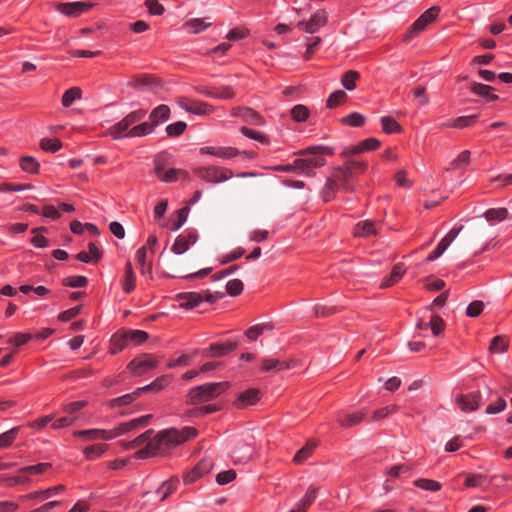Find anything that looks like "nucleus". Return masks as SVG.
Wrapping results in <instances>:
<instances>
[{"instance_id":"nucleus-1","label":"nucleus","mask_w":512,"mask_h":512,"mask_svg":"<svg viewBox=\"0 0 512 512\" xmlns=\"http://www.w3.org/2000/svg\"><path fill=\"white\" fill-rule=\"evenodd\" d=\"M153 434L154 431L150 429L132 441H122L120 443L126 450H131L145 444L143 449L138 450L134 454L135 458L137 459H145L150 456L166 454L170 449H173L174 447L195 437L197 431L192 427H184L181 430L171 428L160 431L152 438Z\"/></svg>"},{"instance_id":"nucleus-2","label":"nucleus","mask_w":512,"mask_h":512,"mask_svg":"<svg viewBox=\"0 0 512 512\" xmlns=\"http://www.w3.org/2000/svg\"><path fill=\"white\" fill-rule=\"evenodd\" d=\"M324 153H332L331 149L323 146L310 147L299 152L302 158L294 160V168L306 175H313L314 169L325 165Z\"/></svg>"},{"instance_id":"nucleus-3","label":"nucleus","mask_w":512,"mask_h":512,"mask_svg":"<svg viewBox=\"0 0 512 512\" xmlns=\"http://www.w3.org/2000/svg\"><path fill=\"white\" fill-rule=\"evenodd\" d=\"M228 387V382H212L193 387L187 393V402L191 405H198L212 401L225 392Z\"/></svg>"},{"instance_id":"nucleus-4","label":"nucleus","mask_w":512,"mask_h":512,"mask_svg":"<svg viewBox=\"0 0 512 512\" xmlns=\"http://www.w3.org/2000/svg\"><path fill=\"white\" fill-rule=\"evenodd\" d=\"M146 116V110L139 109L130 112L122 120L114 124L108 129V134L115 140L128 138L129 130L134 124L143 120Z\"/></svg>"},{"instance_id":"nucleus-5","label":"nucleus","mask_w":512,"mask_h":512,"mask_svg":"<svg viewBox=\"0 0 512 512\" xmlns=\"http://www.w3.org/2000/svg\"><path fill=\"white\" fill-rule=\"evenodd\" d=\"M195 174L202 180L216 184L233 177V172L221 167H201L195 170Z\"/></svg>"},{"instance_id":"nucleus-6","label":"nucleus","mask_w":512,"mask_h":512,"mask_svg":"<svg viewBox=\"0 0 512 512\" xmlns=\"http://www.w3.org/2000/svg\"><path fill=\"white\" fill-rule=\"evenodd\" d=\"M439 10V7L436 6H433L426 10L410 27L409 31L404 37V41L407 42L414 36L422 32L429 23L433 22L436 19Z\"/></svg>"},{"instance_id":"nucleus-7","label":"nucleus","mask_w":512,"mask_h":512,"mask_svg":"<svg viewBox=\"0 0 512 512\" xmlns=\"http://www.w3.org/2000/svg\"><path fill=\"white\" fill-rule=\"evenodd\" d=\"M128 85L142 92L157 93L158 89L161 88L158 80L148 75H135L131 78Z\"/></svg>"},{"instance_id":"nucleus-8","label":"nucleus","mask_w":512,"mask_h":512,"mask_svg":"<svg viewBox=\"0 0 512 512\" xmlns=\"http://www.w3.org/2000/svg\"><path fill=\"white\" fill-rule=\"evenodd\" d=\"M157 365V361L149 354H142L141 356L133 359L128 364V369L134 375H142L146 372L154 369Z\"/></svg>"},{"instance_id":"nucleus-9","label":"nucleus","mask_w":512,"mask_h":512,"mask_svg":"<svg viewBox=\"0 0 512 512\" xmlns=\"http://www.w3.org/2000/svg\"><path fill=\"white\" fill-rule=\"evenodd\" d=\"M151 417H152L151 415H145V416L130 420L128 422L119 424L113 430H109V434H111V440L118 436L127 434L128 432H130L138 427L146 426Z\"/></svg>"},{"instance_id":"nucleus-10","label":"nucleus","mask_w":512,"mask_h":512,"mask_svg":"<svg viewBox=\"0 0 512 512\" xmlns=\"http://www.w3.org/2000/svg\"><path fill=\"white\" fill-rule=\"evenodd\" d=\"M330 177L338 190L345 193L353 192L355 190L352 181L353 177L350 175L349 171L336 168Z\"/></svg>"},{"instance_id":"nucleus-11","label":"nucleus","mask_w":512,"mask_h":512,"mask_svg":"<svg viewBox=\"0 0 512 512\" xmlns=\"http://www.w3.org/2000/svg\"><path fill=\"white\" fill-rule=\"evenodd\" d=\"M327 22V15L324 10H318L308 21H300L297 27L307 33H316Z\"/></svg>"},{"instance_id":"nucleus-12","label":"nucleus","mask_w":512,"mask_h":512,"mask_svg":"<svg viewBox=\"0 0 512 512\" xmlns=\"http://www.w3.org/2000/svg\"><path fill=\"white\" fill-rule=\"evenodd\" d=\"M91 7L92 4L79 1L57 4V10L69 17H77Z\"/></svg>"},{"instance_id":"nucleus-13","label":"nucleus","mask_w":512,"mask_h":512,"mask_svg":"<svg viewBox=\"0 0 512 512\" xmlns=\"http://www.w3.org/2000/svg\"><path fill=\"white\" fill-rule=\"evenodd\" d=\"M232 116L240 117L247 123L253 124V125H263L264 120L263 118L253 109L248 107H235L231 111Z\"/></svg>"},{"instance_id":"nucleus-14","label":"nucleus","mask_w":512,"mask_h":512,"mask_svg":"<svg viewBox=\"0 0 512 512\" xmlns=\"http://www.w3.org/2000/svg\"><path fill=\"white\" fill-rule=\"evenodd\" d=\"M260 399V391L255 388L245 390L238 394L234 405L239 409H244L248 406L254 405Z\"/></svg>"},{"instance_id":"nucleus-15","label":"nucleus","mask_w":512,"mask_h":512,"mask_svg":"<svg viewBox=\"0 0 512 512\" xmlns=\"http://www.w3.org/2000/svg\"><path fill=\"white\" fill-rule=\"evenodd\" d=\"M237 347V342L213 343L209 348L202 351V355L206 357H221L234 351Z\"/></svg>"},{"instance_id":"nucleus-16","label":"nucleus","mask_w":512,"mask_h":512,"mask_svg":"<svg viewBox=\"0 0 512 512\" xmlns=\"http://www.w3.org/2000/svg\"><path fill=\"white\" fill-rule=\"evenodd\" d=\"M480 399L479 393L461 394L456 397V403L463 412H471L478 409Z\"/></svg>"},{"instance_id":"nucleus-17","label":"nucleus","mask_w":512,"mask_h":512,"mask_svg":"<svg viewBox=\"0 0 512 512\" xmlns=\"http://www.w3.org/2000/svg\"><path fill=\"white\" fill-rule=\"evenodd\" d=\"M74 436L82 438L86 441L111 440V434H109L108 430L104 429H88L75 431Z\"/></svg>"},{"instance_id":"nucleus-18","label":"nucleus","mask_w":512,"mask_h":512,"mask_svg":"<svg viewBox=\"0 0 512 512\" xmlns=\"http://www.w3.org/2000/svg\"><path fill=\"white\" fill-rule=\"evenodd\" d=\"M296 366L295 361H280L273 358H263L262 359V370L263 371H280L282 369H290Z\"/></svg>"},{"instance_id":"nucleus-19","label":"nucleus","mask_w":512,"mask_h":512,"mask_svg":"<svg viewBox=\"0 0 512 512\" xmlns=\"http://www.w3.org/2000/svg\"><path fill=\"white\" fill-rule=\"evenodd\" d=\"M129 340L125 329L118 331L115 333L110 339V353L115 355L118 352L122 351L129 345Z\"/></svg>"},{"instance_id":"nucleus-20","label":"nucleus","mask_w":512,"mask_h":512,"mask_svg":"<svg viewBox=\"0 0 512 512\" xmlns=\"http://www.w3.org/2000/svg\"><path fill=\"white\" fill-rule=\"evenodd\" d=\"M364 412H356L353 414L338 413L336 420L344 428H350L358 425L365 418Z\"/></svg>"},{"instance_id":"nucleus-21","label":"nucleus","mask_w":512,"mask_h":512,"mask_svg":"<svg viewBox=\"0 0 512 512\" xmlns=\"http://www.w3.org/2000/svg\"><path fill=\"white\" fill-rule=\"evenodd\" d=\"M380 146V141L376 138H368L360 142L357 146L346 150L343 154L345 156H351L362 153L364 151L375 150Z\"/></svg>"},{"instance_id":"nucleus-22","label":"nucleus","mask_w":512,"mask_h":512,"mask_svg":"<svg viewBox=\"0 0 512 512\" xmlns=\"http://www.w3.org/2000/svg\"><path fill=\"white\" fill-rule=\"evenodd\" d=\"M180 306L182 308H193L198 306L203 301V295L199 292H187L178 295Z\"/></svg>"},{"instance_id":"nucleus-23","label":"nucleus","mask_w":512,"mask_h":512,"mask_svg":"<svg viewBox=\"0 0 512 512\" xmlns=\"http://www.w3.org/2000/svg\"><path fill=\"white\" fill-rule=\"evenodd\" d=\"M170 116V108L167 105H159L149 115V122L156 128L161 122L166 121Z\"/></svg>"},{"instance_id":"nucleus-24","label":"nucleus","mask_w":512,"mask_h":512,"mask_svg":"<svg viewBox=\"0 0 512 512\" xmlns=\"http://www.w3.org/2000/svg\"><path fill=\"white\" fill-rule=\"evenodd\" d=\"M136 260L140 266L142 275L152 278V262L147 261V247L142 246L136 251Z\"/></svg>"},{"instance_id":"nucleus-25","label":"nucleus","mask_w":512,"mask_h":512,"mask_svg":"<svg viewBox=\"0 0 512 512\" xmlns=\"http://www.w3.org/2000/svg\"><path fill=\"white\" fill-rule=\"evenodd\" d=\"M378 233L376 225L373 221L365 220L358 222L354 227V235L358 237H368Z\"/></svg>"},{"instance_id":"nucleus-26","label":"nucleus","mask_w":512,"mask_h":512,"mask_svg":"<svg viewBox=\"0 0 512 512\" xmlns=\"http://www.w3.org/2000/svg\"><path fill=\"white\" fill-rule=\"evenodd\" d=\"M141 394H142V389L137 388L132 393H128L121 397L111 399L109 401V406L111 408H117V407L129 405L134 400H136Z\"/></svg>"},{"instance_id":"nucleus-27","label":"nucleus","mask_w":512,"mask_h":512,"mask_svg":"<svg viewBox=\"0 0 512 512\" xmlns=\"http://www.w3.org/2000/svg\"><path fill=\"white\" fill-rule=\"evenodd\" d=\"M405 266L403 263L394 265L389 277L381 283V288H387L397 283L405 274Z\"/></svg>"},{"instance_id":"nucleus-28","label":"nucleus","mask_w":512,"mask_h":512,"mask_svg":"<svg viewBox=\"0 0 512 512\" xmlns=\"http://www.w3.org/2000/svg\"><path fill=\"white\" fill-rule=\"evenodd\" d=\"M135 273L130 261H128L125 265V275L122 279V288L124 292L130 293L135 288Z\"/></svg>"},{"instance_id":"nucleus-29","label":"nucleus","mask_w":512,"mask_h":512,"mask_svg":"<svg viewBox=\"0 0 512 512\" xmlns=\"http://www.w3.org/2000/svg\"><path fill=\"white\" fill-rule=\"evenodd\" d=\"M64 489H65L64 485H57V486L48 488L46 490L29 493V494L23 496L22 498L25 500H32V499H36V498L40 497L41 499L44 500V499H48V498L52 497L53 495L58 494L59 492L64 491Z\"/></svg>"},{"instance_id":"nucleus-30","label":"nucleus","mask_w":512,"mask_h":512,"mask_svg":"<svg viewBox=\"0 0 512 512\" xmlns=\"http://www.w3.org/2000/svg\"><path fill=\"white\" fill-rule=\"evenodd\" d=\"M178 482L179 479L177 477H171L162 483V485L156 491V493L160 495V501L165 500L176 490Z\"/></svg>"},{"instance_id":"nucleus-31","label":"nucleus","mask_w":512,"mask_h":512,"mask_svg":"<svg viewBox=\"0 0 512 512\" xmlns=\"http://www.w3.org/2000/svg\"><path fill=\"white\" fill-rule=\"evenodd\" d=\"M494 88L492 86L482 84V83H473L471 86V91L481 97H485L488 101H496L499 97L496 94H492Z\"/></svg>"},{"instance_id":"nucleus-32","label":"nucleus","mask_w":512,"mask_h":512,"mask_svg":"<svg viewBox=\"0 0 512 512\" xmlns=\"http://www.w3.org/2000/svg\"><path fill=\"white\" fill-rule=\"evenodd\" d=\"M154 127L149 121L143 122L138 125H134L129 130L128 138L143 137L151 134L154 131Z\"/></svg>"},{"instance_id":"nucleus-33","label":"nucleus","mask_w":512,"mask_h":512,"mask_svg":"<svg viewBox=\"0 0 512 512\" xmlns=\"http://www.w3.org/2000/svg\"><path fill=\"white\" fill-rule=\"evenodd\" d=\"M316 442L308 441L304 447H302L294 456L293 462L296 464H302L305 460H307L313 453Z\"/></svg>"},{"instance_id":"nucleus-34","label":"nucleus","mask_w":512,"mask_h":512,"mask_svg":"<svg viewBox=\"0 0 512 512\" xmlns=\"http://www.w3.org/2000/svg\"><path fill=\"white\" fill-rule=\"evenodd\" d=\"M272 329L273 325L271 323L256 324L246 330L245 335L249 340L254 341L265 331H271Z\"/></svg>"},{"instance_id":"nucleus-35","label":"nucleus","mask_w":512,"mask_h":512,"mask_svg":"<svg viewBox=\"0 0 512 512\" xmlns=\"http://www.w3.org/2000/svg\"><path fill=\"white\" fill-rule=\"evenodd\" d=\"M107 450V445L105 444H96L86 447L83 450V454L87 460H95L101 457Z\"/></svg>"},{"instance_id":"nucleus-36","label":"nucleus","mask_w":512,"mask_h":512,"mask_svg":"<svg viewBox=\"0 0 512 512\" xmlns=\"http://www.w3.org/2000/svg\"><path fill=\"white\" fill-rule=\"evenodd\" d=\"M382 129L387 134L399 133L402 131L400 124L390 116H383L380 119Z\"/></svg>"},{"instance_id":"nucleus-37","label":"nucleus","mask_w":512,"mask_h":512,"mask_svg":"<svg viewBox=\"0 0 512 512\" xmlns=\"http://www.w3.org/2000/svg\"><path fill=\"white\" fill-rule=\"evenodd\" d=\"M317 497V488L309 487L305 496L297 503L296 507L298 509H302L303 512H306L308 507L313 503V501Z\"/></svg>"},{"instance_id":"nucleus-38","label":"nucleus","mask_w":512,"mask_h":512,"mask_svg":"<svg viewBox=\"0 0 512 512\" xmlns=\"http://www.w3.org/2000/svg\"><path fill=\"white\" fill-rule=\"evenodd\" d=\"M188 112L196 115H208L213 112V107L208 103L192 100Z\"/></svg>"},{"instance_id":"nucleus-39","label":"nucleus","mask_w":512,"mask_h":512,"mask_svg":"<svg viewBox=\"0 0 512 512\" xmlns=\"http://www.w3.org/2000/svg\"><path fill=\"white\" fill-rule=\"evenodd\" d=\"M508 216V210L506 208H492L485 212V218L489 222H501Z\"/></svg>"},{"instance_id":"nucleus-40","label":"nucleus","mask_w":512,"mask_h":512,"mask_svg":"<svg viewBox=\"0 0 512 512\" xmlns=\"http://www.w3.org/2000/svg\"><path fill=\"white\" fill-rule=\"evenodd\" d=\"M20 427H14L0 435V449L8 448L12 445L19 433Z\"/></svg>"},{"instance_id":"nucleus-41","label":"nucleus","mask_w":512,"mask_h":512,"mask_svg":"<svg viewBox=\"0 0 512 512\" xmlns=\"http://www.w3.org/2000/svg\"><path fill=\"white\" fill-rule=\"evenodd\" d=\"M360 74L355 70H349L347 71L342 79L341 83L347 90H354L356 87V82L359 80Z\"/></svg>"},{"instance_id":"nucleus-42","label":"nucleus","mask_w":512,"mask_h":512,"mask_svg":"<svg viewBox=\"0 0 512 512\" xmlns=\"http://www.w3.org/2000/svg\"><path fill=\"white\" fill-rule=\"evenodd\" d=\"M220 407L217 405H204L198 408L191 409L187 412L190 417H203L208 414L219 411Z\"/></svg>"},{"instance_id":"nucleus-43","label":"nucleus","mask_w":512,"mask_h":512,"mask_svg":"<svg viewBox=\"0 0 512 512\" xmlns=\"http://www.w3.org/2000/svg\"><path fill=\"white\" fill-rule=\"evenodd\" d=\"M20 167L25 172L35 174L39 170V163L32 156H24L20 159Z\"/></svg>"},{"instance_id":"nucleus-44","label":"nucleus","mask_w":512,"mask_h":512,"mask_svg":"<svg viewBox=\"0 0 512 512\" xmlns=\"http://www.w3.org/2000/svg\"><path fill=\"white\" fill-rule=\"evenodd\" d=\"M81 89L78 87H72L68 89L62 96V105L69 107L71 104L81 97Z\"/></svg>"},{"instance_id":"nucleus-45","label":"nucleus","mask_w":512,"mask_h":512,"mask_svg":"<svg viewBox=\"0 0 512 512\" xmlns=\"http://www.w3.org/2000/svg\"><path fill=\"white\" fill-rule=\"evenodd\" d=\"M414 485L420 489L432 492L438 491L441 488V484L439 482L425 478L415 480Z\"/></svg>"},{"instance_id":"nucleus-46","label":"nucleus","mask_w":512,"mask_h":512,"mask_svg":"<svg viewBox=\"0 0 512 512\" xmlns=\"http://www.w3.org/2000/svg\"><path fill=\"white\" fill-rule=\"evenodd\" d=\"M187 177H188V173L185 170L171 168V169L166 170L161 181L169 183V182L176 181L178 178H187Z\"/></svg>"},{"instance_id":"nucleus-47","label":"nucleus","mask_w":512,"mask_h":512,"mask_svg":"<svg viewBox=\"0 0 512 512\" xmlns=\"http://www.w3.org/2000/svg\"><path fill=\"white\" fill-rule=\"evenodd\" d=\"M341 122L348 126L361 127L365 123V117L357 112H354L342 118Z\"/></svg>"},{"instance_id":"nucleus-48","label":"nucleus","mask_w":512,"mask_h":512,"mask_svg":"<svg viewBox=\"0 0 512 512\" xmlns=\"http://www.w3.org/2000/svg\"><path fill=\"white\" fill-rule=\"evenodd\" d=\"M129 343L141 344L148 339V334L142 330H125Z\"/></svg>"},{"instance_id":"nucleus-49","label":"nucleus","mask_w":512,"mask_h":512,"mask_svg":"<svg viewBox=\"0 0 512 512\" xmlns=\"http://www.w3.org/2000/svg\"><path fill=\"white\" fill-rule=\"evenodd\" d=\"M478 115H469V116H461L456 118L451 124L450 127L453 128H464L471 126L476 122Z\"/></svg>"},{"instance_id":"nucleus-50","label":"nucleus","mask_w":512,"mask_h":512,"mask_svg":"<svg viewBox=\"0 0 512 512\" xmlns=\"http://www.w3.org/2000/svg\"><path fill=\"white\" fill-rule=\"evenodd\" d=\"M40 147L44 151H48V152L54 153V152L58 151L62 147V143L58 139L43 138L40 141Z\"/></svg>"},{"instance_id":"nucleus-51","label":"nucleus","mask_w":512,"mask_h":512,"mask_svg":"<svg viewBox=\"0 0 512 512\" xmlns=\"http://www.w3.org/2000/svg\"><path fill=\"white\" fill-rule=\"evenodd\" d=\"M507 341L502 336H496L493 338L490 346L489 351L491 353H503L507 349Z\"/></svg>"},{"instance_id":"nucleus-52","label":"nucleus","mask_w":512,"mask_h":512,"mask_svg":"<svg viewBox=\"0 0 512 512\" xmlns=\"http://www.w3.org/2000/svg\"><path fill=\"white\" fill-rule=\"evenodd\" d=\"M291 116L297 122L305 121L309 116V110L304 105H296L291 109Z\"/></svg>"},{"instance_id":"nucleus-53","label":"nucleus","mask_w":512,"mask_h":512,"mask_svg":"<svg viewBox=\"0 0 512 512\" xmlns=\"http://www.w3.org/2000/svg\"><path fill=\"white\" fill-rule=\"evenodd\" d=\"M347 98V94L343 90H337L333 92L327 99V107L334 108L340 103L344 102Z\"/></svg>"},{"instance_id":"nucleus-54","label":"nucleus","mask_w":512,"mask_h":512,"mask_svg":"<svg viewBox=\"0 0 512 512\" xmlns=\"http://www.w3.org/2000/svg\"><path fill=\"white\" fill-rule=\"evenodd\" d=\"M337 187L332 181L331 177H328L323 189H322V198L325 202H329L334 198V193L337 191Z\"/></svg>"},{"instance_id":"nucleus-55","label":"nucleus","mask_w":512,"mask_h":512,"mask_svg":"<svg viewBox=\"0 0 512 512\" xmlns=\"http://www.w3.org/2000/svg\"><path fill=\"white\" fill-rule=\"evenodd\" d=\"M397 410H398V406L395 405V404L385 406V407H383L381 409L376 410L373 413L372 420L373 421L382 420V419L386 418L387 416H389L390 414L396 412Z\"/></svg>"},{"instance_id":"nucleus-56","label":"nucleus","mask_w":512,"mask_h":512,"mask_svg":"<svg viewBox=\"0 0 512 512\" xmlns=\"http://www.w3.org/2000/svg\"><path fill=\"white\" fill-rule=\"evenodd\" d=\"M88 279L85 276H70L63 279V285L67 287H84L87 285Z\"/></svg>"},{"instance_id":"nucleus-57","label":"nucleus","mask_w":512,"mask_h":512,"mask_svg":"<svg viewBox=\"0 0 512 512\" xmlns=\"http://www.w3.org/2000/svg\"><path fill=\"white\" fill-rule=\"evenodd\" d=\"M189 247L190 245L186 236L179 235L172 246V251L175 254H183L189 249Z\"/></svg>"},{"instance_id":"nucleus-58","label":"nucleus","mask_w":512,"mask_h":512,"mask_svg":"<svg viewBox=\"0 0 512 512\" xmlns=\"http://www.w3.org/2000/svg\"><path fill=\"white\" fill-rule=\"evenodd\" d=\"M50 467V463H39L36 465L23 467L20 469V472L25 474H41L47 471Z\"/></svg>"},{"instance_id":"nucleus-59","label":"nucleus","mask_w":512,"mask_h":512,"mask_svg":"<svg viewBox=\"0 0 512 512\" xmlns=\"http://www.w3.org/2000/svg\"><path fill=\"white\" fill-rule=\"evenodd\" d=\"M210 25V23L205 22L203 19H191L185 24V26L190 28L191 32L195 34L200 33Z\"/></svg>"},{"instance_id":"nucleus-60","label":"nucleus","mask_w":512,"mask_h":512,"mask_svg":"<svg viewBox=\"0 0 512 512\" xmlns=\"http://www.w3.org/2000/svg\"><path fill=\"white\" fill-rule=\"evenodd\" d=\"M470 160V151L465 150L462 151L458 157L452 161L450 167L447 168V170H455L458 169L461 165H466L469 163Z\"/></svg>"},{"instance_id":"nucleus-61","label":"nucleus","mask_w":512,"mask_h":512,"mask_svg":"<svg viewBox=\"0 0 512 512\" xmlns=\"http://www.w3.org/2000/svg\"><path fill=\"white\" fill-rule=\"evenodd\" d=\"M484 309V303L480 300L472 301L466 308V315L469 317L479 316Z\"/></svg>"},{"instance_id":"nucleus-62","label":"nucleus","mask_w":512,"mask_h":512,"mask_svg":"<svg viewBox=\"0 0 512 512\" xmlns=\"http://www.w3.org/2000/svg\"><path fill=\"white\" fill-rule=\"evenodd\" d=\"M187 127V124L183 121H178L172 124H169L166 127V132L169 136L175 137L181 135Z\"/></svg>"},{"instance_id":"nucleus-63","label":"nucleus","mask_w":512,"mask_h":512,"mask_svg":"<svg viewBox=\"0 0 512 512\" xmlns=\"http://www.w3.org/2000/svg\"><path fill=\"white\" fill-rule=\"evenodd\" d=\"M433 334L438 336L442 333L445 327L444 320L439 315H433L430 320V325Z\"/></svg>"},{"instance_id":"nucleus-64","label":"nucleus","mask_w":512,"mask_h":512,"mask_svg":"<svg viewBox=\"0 0 512 512\" xmlns=\"http://www.w3.org/2000/svg\"><path fill=\"white\" fill-rule=\"evenodd\" d=\"M226 291L230 296H237L243 291V283L239 279L228 281Z\"/></svg>"}]
</instances>
